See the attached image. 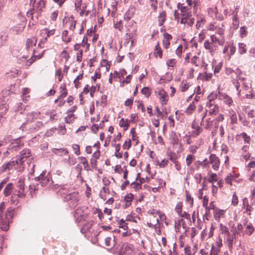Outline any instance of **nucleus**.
<instances>
[{
	"instance_id": "nucleus-59",
	"label": "nucleus",
	"mask_w": 255,
	"mask_h": 255,
	"mask_svg": "<svg viewBox=\"0 0 255 255\" xmlns=\"http://www.w3.org/2000/svg\"><path fill=\"white\" fill-rule=\"evenodd\" d=\"M133 98L131 97L129 99H127L125 102V105L126 106L129 107L131 108V106L133 104Z\"/></svg>"
},
{
	"instance_id": "nucleus-17",
	"label": "nucleus",
	"mask_w": 255,
	"mask_h": 255,
	"mask_svg": "<svg viewBox=\"0 0 255 255\" xmlns=\"http://www.w3.org/2000/svg\"><path fill=\"white\" fill-rule=\"evenodd\" d=\"M0 224L2 230L7 231L9 229V220L2 219L0 221Z\"/></svg>"
},
{
	"instance_id": "nucleus-31",
	"label": "nucleus",
	"mask_w": 255,
	"mask_h": 255,
	"mask_svg": "<svg viewBox=\"0 0 255 255\" xmlns=\"http://www.w3.org/2000/svg\"><path fill=\"white\" fill-rule=\"evenodd\" d=\"M79 159H83V161L82 162V164H83L85 170L89 171L90 170V168L89 167V164L88 163L86 158L83 156H80L78 157Z\"/></svg>"
},
{
	"instance_id": "nucleus-47",
	"label": "nucleus",
	"mask_w": 255,
	"mask_h": 255,
	"mask_svg": "<svg viewBox=\"0 0 255 255\" xmlns=\"http://www.w3.org/2000/svg\"><path fill=\"white\" fill-rule=\"evenodd\" d=\"M239 20L238 17H233V26L235 29H237L238 28L239 26Z\"/></svg>"
},
{
	"instance_id": "nucleus-23",
	"label": "nucleus",
	"mask_w": 255,
	"mask_h": 255,
	"mask_svg": "<svg viewBox=\"0 0 255 255\" xmlns=\"http://www.w3.org/2000/svg\"><path fill=\"white\" fill-rule=\"evenodd\" d=\"M68 31L67 30H65L63 31L62 35V39L65 43H68L71 41V37H69L67 38Z\"/></svg>"
},
{
	"instance_id": "nucleus-2",
	"label": "nucleus",
	"mask_w": 255,
	"mask_h": 255,
	"mask_svg": "<svg viewBox=\"0 0 255 255\" xmlns=\"http://www.w3.org/2000/svg\"><path fill=\"white\" fill-rule=\"evenodd\" d=\"M23 113L26 116V120L20 127V129L24 130V128H26V126H28V123L32 122L34 119H36L40 115L39 112H32L30 113L27 112L26 109H24Z\"/></svg>"
},
{
	"instance_id": "nucleus-3",
	"label": "nucleus",
	"mask_w": 255,
	"mask_h": 255,
	"mask_svg": "<svg viewBox=\"0 0 255 255\" xmlns=\"http://www.w3.org/2000/svg\"><path fill=\"white\" fill-rule=\"evenodd\" d=\"M113 237L114 238L113 242H114L113 250L114 254L117 255H123L125 248V243L121 242L118 244L116 241L115 236L113 235Z\"/></svg>"
},
{
	"instance_id": "nucleus-21",
	"label": "nucleus",
	"mask_w": 255,
	"mask_h": 255,
	"mask_svg": "<svg viewBox=\"0 0 255 255\" xmlns=\"http://www.w3.org/2000/svg\"><path fill=\"white\" fill-rule=\"evenodd\" d=\"M14 209L11 208L8 209L5 213V219L9 220L13 218Z\"/></svg>"
},
{
	"instance_id": "nucleus-30",
	"label": "nucleus",
	"mask_w": 255,
	"mask_h": 255,
	"mask_svg": "<svg viewBox=\"0 0 255 255\" xmlns=\"http://www.w3.org/2000/svg\"><path fill=\"white\" fill-rule=\"evenodd\" d=\"M19 198L16 194H12L10 197V203L12 204L16 205L19 202Z\"/></svg>"
},
{
	"instance_id": "nucleus-1",
	"label": "nucleus",
	"mask_w": 255,
	"mask_h": 255,
	"mask_svg": "<svg viewBox=\"0 0 255 255\" xmlns=\"http://www.w3.org/2000/svg\"><path fill=\"white\" fill-rule=\"evenodd\" d=\"M34 180L39 182L42 187L46 186L53 183L51 173L47 172L46 170H43L39 176L35 177Z\"/></svg>"
},
{
	"instance_id": "nucleus-25",
	"label": "nucleus",
	"mask_w": 255,
	"mask_h": 255,
	"mask_svg": "<svg viewBox=\"0 0 255 255\" xmlns=\"http://www.w3.org/2000/svg\"><path fill=\"white\" fill-rule=\"evenodd\" d=\"M195 109L196 106L194 104V102H192V103L189 105L185 112L188 115H191L192 113V112L195 110Z\"/></svg>"
},
{
	"instance_id": "nucleus-11",
	"label": "nucleus",
	"mask_w": 255,
	"mask_h": 255,
	"mask_svg": "<svg viewBox=\"0 0 255 255\" xmlns=\"http://www.w3.org/2000/svg\"><path fill=\"white\" fill-rule=\"evenodd\" d=\"M23 142H21L19 138H17L9 145V148L17 150L19 149L20 147L23 146Z\"/></svg>"
},
{
	"instance_id": "nucleus-29",
	"label": "nucleus",
	"mask_w": 255,
	"mask_h": 255,
	"mask_svg": "<svg viewBox=\"0 0 255 255\" xmlns=\"http://www.w3.org/2000/svg\"><path fill=\"white\" fill-rule=\"evenodd\" d=\"M192 15L191 12H188L187 13H182V18L180 20V23L181 24H185L186 23V20L187 18H189Z\"/></svg>"
},
{
	"instance_id": "nucleus-16",
	"label": "nucleus",
	"mask_w": 255,
	"mask_h": 255,
	"mask_svg": "<svg viewBox=\"0 0 255 255\" xmlns=\"http://www.w3.org/2000/svg\"><path fill=\"white\" fill-rule=\"evenodd\" d=\"M166 12L165 11H162L161 12H160L158 16V21L159 26H162L164 24V22L166 20Z\"/></svg>"
},
{
	"instance_id": "nucleus-55",
	"label": "nucleus",
	"mask_w": 255,
	"mask_h": 255,
	"mask_svg": "<svg viewBox=\"0 0 255 255\" xmlns=\"http://www.w3.org/2000/svg\"><path fill=\"white\" fill-rule=\"evenodd\" d=\"M72 148L74 150L75 153L77 155H79L80 154L81 152H80V146H79V145H78L77 144H73V146H72Z\"/></svg>"
},
{
	"instance_id": "nucleus-15",
	"label": "nucleus",
	"mask_w": 255,
	"mask_h": 255,
	"mask_svg": "<svg viewBox=\"0 0 255 255\" xmlns=\"http://www.w3.org/2000/svg\"><path fill=\"white\" fill-rule=\"evenodd\" d=\"M13 188V185L12 183H9L7 184L3 190V194L5 197L8 196L11 193Z\"/></svg>"
},
{
	"instance_id": "nucleus-12",
	"label": "nucleus",
	"mask_w": 255,
	"mask_h": 255,
	"mask_svg": "<svg viewBox=\"0 0 255 255\" xmlns=\"http://www.w3.org/2000/svg\"><path fill=\"white\" fill-rule=\"evenodd\" d=\"M158 95L161 96L160 100L162 105H166L168 101V95L163 89L158 92Z\"/></svg>"
},
{
	"instance_id": "nucleus-38",
	"label": "nucleus",
	"mask_w": 255,
	"mask_h": 255,
	"mask_svg": "<svg viewBox=\"0 0 255 255\" xmlns=\"http://www.w3.org/2000/svg\"><path fill=\"white\" fill-rule=\"evenodd\" d=\"M130 133L132 135V139L133 140H137L136 143H135V145L137 144V143H138V140H137V138H138V136H137L136 135V132L135 131V128H132L131 129H130Z\"/></svg>"
},
{
	"instance_id": "nucleus-6",
	"label": "nucleus",
	"mask_w": 255,
	"mask_h": 255,
	"mask_svg": "<svg viewBox=\"0 0 255 255\" xmlns=\"http://www.w3.org/2000/svg\"><path fill=\"white\" fill-rule=\"evenodd\" d=\"M71 201L74 203H76L79 201V194L78 192H73L68 193L64 196V201L68 202Z\"/></svg>"
},
{
	"instance_id": "nucleus-34",
	"label": "nucleus",
	"mask_w": 255,
	"mask_h": 255,
	"mask_svg": "<svg viewBox=\"0 0 255 255\" xmlns=\"http://www.w3.org/2000/svg\"><path fill=\"white\" fill-rule=\"evenodd\" d=\"M214 121V120H212L211 118L207 119L206 120V124L204 128L206 129H210Z\"/></svg>"
},
{
	"instance_id": "nucleus-42",
	"label": "nucleus",
	"mask_w": 255,
	"mask_h": 255,
	"mask_svg": "<svg viewBox=\"0 0 255 255\" xmlns=\"http://www.w3.org/2000/svg\"><path fill=\"white\" fill-rule=\"evenodd\" d=\"M133 197H134V196H133V194L131 193H129V194H128L125 196V197L124 198V200L127 202L130 203L132 201V200H133Z\"/></svg>"
},
{
	"instance_id": "nucleus-48",
	"label": "nucleus",
	"mask_w": 255,
	"mask_h": 255,
	"mask_svg": "<svg viewBox=\"0 0 255 255\" xmlns=\"http://www.w3.org/2000/svg\"><path fill=\"white\" fill-rule=\"evenodd\" d=\"M203 129L202 128L199 127L198 125H197V127L195 128V130L193 132V134H195L196 136H198L201 132H202Z\"/></svg>"
},
{
	"instance_id": "nucleus-13",
	"label": "nucleus",
	"mask_w": 255,
	"mask_h": 255,
	"mask_svg": "<svg viewBox=\"0 0 255 255\" xmlns=\"http://www.w3.org/2000/svg\"><path fill=\"white\" fill-rule=\"evenodd\" d=\"M60 95L59 96V99H62L67 96L68 92L66 88V85L65 83H63L61 85L60 88Z\"/></svg>"
},
{
	"instance_id": "nucleus-49",
	"label": "nucleus",
	"mask_w": 255,
	"mask_h": 255,
	"mask_svg": "<svg viewBox=\"0 0 255 255\" xmlns=\"http://www.w3.org/2000/svg\"><path fill=\"white\" fill-rule=\"evenodd\" d=\"M168 160L164 159H163L160 162H159V161H157V164L160 167H165L167 165L168 163Z\"/></svg>"
},
{
	"instance_id": "nucleus-51",
	"label": "nucleus",
	"mask_w": 255,
	"mask_h": 255,
	"mask_svg": "<svg viewBox=\"0 0 255 255\" xmlns=\"http://www.w3.org/2000/svg\"><path fill=\"white\" fill-rule=\"evenodd\" d=\"M61 55L63 58L65 59L66 62L68 61L70 57L69 54L67 52L66 50H63L61 53Z\"/></svg>"
},
{
	"instance_id": "nucleus-20",
	"label": "nucleus",
	"mask_w": 255,
	"mask_h": 255,
	"mask_svg": "<svg viewBox=\"0 0 255 255\" xmlns=\"http://www.w3.org/2000/svg\"><path fill=\"white\" fill-rule=\"evenodd\" d=\"M8 109V105L6 103H2L0 104V115H2L3 116L6 114Z\"/></svg>"
},
{
	"instance_id": "nucleus-54",
	"label": "nucleus",
	"mask_w": 255,
	"mask_h": 255,
	"mask_svg": "<svg viewBox=\"0 0 255 255\" xmlns=\"http://www.w3.org/2000/svg\"><path fill=\"white\" fill-rule=\"evenodd\" d=\"M217 94L212 92L208 96V99L210 102H213L215 99L217 98Z\"/></svg>"
},
{
	"instance_id": "nucleus-5",
	"label": "nucleus",
	"mask_w": 255,
	"mask_h": 255,
	"mask_svg": "<svg viewBox=\"0 0 255 255\" xmlns=\"http://www.w3.org/2000/svg\"><path fill=\"white\" fill-rule=\"evenodd\" d=\"M31 156V151L30 149L25 148L23 149L20 152V155H17L16 158H17L19 161L20 165H22L25 162V159Z\"/></svg>"
},
{
	"instance_id": "nucleus-35",
	"label": "nucleus",
	"mask_w": 255,
	"mask_h": 255,
	"mask_svg": "<svg viewBox=\"0 0 255 255\" xmlns=\"http://www.w3.org/2000/svg\"><path fill=\"white\" fill-rule=\"evenodd\" d=\"M211 175L209 178L208 179L209 182H213L214 181H217V175L216 173H213L211 171H209L208 172V174H210Z\"/></svg>"
},
{
	"instance_id": "nucleus-32",
	"label": "nucleus",
	"mask_w": 255,
	"mask_h": 255,
	"mask_svg": "<svg viewBox=\"0 0 255 255\" xmlns=\"http://www.w3.org/2000/svg\"><path fill=\"white\" fill-rule=\"evenodd\" d=\"M68 192L69 190L66 188H63L62 186L58 191L57 193L64 199V196H65L66 194H68Z\"/></svg>"
},
{
	"instance_id": "nucleus-24",
	"label": "nucleus",
	"mask_w": 255,
	"mask_h": 255,
	"mask_svg": "<svg viewBox=\"0 0 255 255\" xmlns=\"http://www.w3.org/2000/svg\"><path fill=\"white\" fill-rule=\"evenodd\" d=\"M224 212L223 210H220L219 209H217L216 211H215L214 214V218L215 220L217 221H219L220 219L221 216L223 214L222 213Z\"/></svg>"
},
{
	"instance_id": "nucleus-57",
	"label": "nucleus",
	"mask_w": 255,
	"mask_h": 255,
	"mask_svg": "<svg viewBox=\"0 0 255 255\" xmlns=\"http://www.w3.org/2000/svg\"><path fill=\"white\" fill-rule=\"evenodd\" d=\"M74 117L73 114H68V116L65 118V122L70 124L74 121Z\"/></svg>"
},
{
	"instance_id": "nucleus-41",
	"label": "nucleus",
	"mask_w": 255,
	"mask_h": 255,
	"mask_svg": "<svg viewBox=\"0 0 255 255\" xmlns=\"http://www.w3.org/2000/svg\"><path fill=\"white\" fill-rule=\"evenodd\" d=\"M101 74L100 72V68L98 69L95 72L94 76L92 77V79L94 81H96L97 79H100L101 78Z\"/></svg>"
},
{
	"instance_id": "nucleus-33",
	"label": "nucleus",
	"mask_w": 255,
	"mask_h": 255,
	"mask_svg": "<svg viewBox=\"0 0 255 255\" xmlns=\"http://www.w3.org/2000/svg\"><path fill=\"white\" fill-rule=\"evenodd\" d=\"M186 193V202H190V206L192 207L193 205L194 199L191 196V195L189 194V192L187 190L185 191Z\"/></svg>"
},
{
	"instance_id": "nucleus-26",
	"label": "nucleus",
	"mask_w": 255,
	"mask_h": 255,
	"mask_svg": "<svg viewBox=\"0 0 255 255\" xmlns=\"http://www.w3.org/2000/svg\"><path fill=\"white\" fill-rule=\"evenodd\" d=\"M239 52L240 54H243L245 53L247 51V49L246 48V45L244 43H239Z\"/></svg>"
},
{
	"instance_id": "nucleus-4",
	"label": "nucleus",
	"mask_w": 255,
	"mask_h": 255,
	"mask_svg": "<svg viewBox=\"0 0 255 255\" xmlns=\"http://www.w3.org/2000/svg\"><path fill=\"white\" fill-rule=\"evenodd\" d=\"M16 158V159L15 160H13L12 158L9 162L3 164L1 168V171L3 172L5 171L6 169L12 170L14 167L15 169H17L18 167H15V166L17 165V166H18V165L20 164V162L18 158Z\"/></svg>"
},
{
	"instance_id": "nucleus-56",
	"label": "nucleus",
	"mask_w": 255,
	"mask_h": 255,
	"mask_svg": "<svg viewBox=\"0 0 255 255\" xmlns=\"http://www.w3.org/2000/svg\"><path fill=\"white\" fill-rule=\"evenodd\" d=\"M220 252V249L215 250L214 246L213 245L210 252V255H218Z\"/></svg>"
},
{
	"instance_id": "nucleus-10",
	"label": "nucleus",
	"mask_w": 255,
	"mask_h": 255,
	"mask_svg": "<svg viewBox=\"0 0 255 255\" xmlns=\"http://www.w3.org/2000/svg\"><path fill=\"white\" fill-rule=\"evenodd\" d=\"M135 12V8L134 5H131L128 9L126 11L124 15V19L126 21H129L134 15Z\"/></svg>"
},
{
	"instance_id": "nucleus-7",
	"label": "nucleus",
	"mask_w": 255,
	"mask_h": 255,
	"mask_svg": "<svg viewBox=\"0 0 255 255\" xmlns=\"http://www.w3.org/2000/svg\"><path fill=\"white\" fill-rule=\"evenodd\" d=\"M210 163L212 164V168L217 170L220 164V161L219 158L215 154H211L209 157Z\"/></svg>"
},
{
	"instance_id": "nucleus-50",
	"label": "nucleus",
	"mask_w": 255,
	"mask_h": 255,
	"mask_svg": "<svg viewBox=\"0 0 255 255\" xmlns=\"http://www.w3.org/2000/svg\"><path fill=\"white\" fill-rule=\"evenodd\" d=\"M241 135L244 138L245 142L249 143L251 141V137L247 134L243 132L241 134Z\"/></svg>"
},
{
	"instance_id": "nucleus-43",
	"label": "nucleus",
	"mask_w": 255,
	"mask_h": 255,
	"mask_svg": "<svg viewBox=\"0 0 255 255\" xmlns=\"http://www.w3.org/2000/svg\"><path fill=\"white\" fill-rule=\"evenodd\" d=\"M83 5L82 3V0H76V2L75 3V7L76 10L78 11L81 10V6Z\"/></svg>"
},
{
	"instance_id": "nucleus-36",
	"label": "nucleus",
	"mask_w": 255,
	"mask_h": 255,
	"mask_svg": "<svg viewBox=\"0 0 255 255\" xmlns=\"http://www.w3.org/2000/svg\"><path fill=\"white\" fill-rule=\"evenodd\" d=\"M195 159V156L192 154H188L186 159V164L190 166L193 161Z\"/></svg>"
},
{
	"instance_id": "nucleus-62",
	"label": "nucleus",
	"mask_w": 255,
	"mask_h": 255,
	"mask_svg": "<svg viewBox=\"0 0 255 255\" xmlns=\"http://www.w3.org/2000/svg\"><path fill=\"white\" fill-rule=\"evenodd\" d=\"M182 44H180L176 50V54L179 57H181L182 56Z\"/></svg>"
},
{
	"instance_id": "nucleus-22",
	"label": "nucleus",
	"mask_w": 255,
	"mask_h": 255,
	"mask_svg": "<svg viewBox=\"0 0 255 255\" xmlns=\"http://www.w3.org/2000/svg\"><path fill=\"white\" fill-rule=\"evenodd\" d=\"M204 47L206 49L208 50L211 54H213V53L214 52V49L211 43L209 41V40L205 41Z\"/></svg>"
},
{
	"instance_id": "nucleus-19",
	"label": "nucleus",
	"mask_w": 255,
	"mask_h": 255,
	"mask_svg": "<svg viewBox=\"0 0 255 255\" xmlns=\"http://www.w3.org/2000/svg\"><path fill=\"white\" fill-rule=\"evenodd\" d=\"M166 155L167 157H168L169 159L172 161L173 162L176 161L177 156L175 152L171 151H167L166 152Z\"/></svg>"
},
{
	"instance_id": "nucleus-39",
	"label": "nucleus",
	"mask_w": 255,
	"mask_h": 255,
	"mask_svg": "<svg viewBox=\"0 0 255 255\" xmlns=\"http://www.w3.org/2000/svg\"><path fill=\"white\" fill-rule=\"evenodd\" d=\"M29 190L31 195L32 196L33 193H34L35 191L38 190V184H36V185H30L29 186Z\"/></svg>"
},
{
	"instance_id": "nucleus-64",
	"label": "nucleus",
	"mask_w": 255,
	"mask_h": 255,
	"mask_svg": "<svg viewBox=\"0 0 255 255\" xmlns=\"http://www.w3.org/2000/svg\"><path fill=\"white\" fill-rule=\"evenodd\" d=\"M234 176L231 174H230V175H228L225 179L226 183L232 185V178Z\"/></svg>"
},
{
	"instance_id": "nucleus-37",
	"label": "nucleus",
	"mask_w": 255,
	"mask_h": 255,
	"mask_svg": "<svg viewBox=\"0 0 255 255\" xmlns=\"http://www.w3.org/2000/svg\"><path fill=\"white\" fill-rule=\"evenodd\" d=\"M36 41L37 40H35V42L33 43V40L32 39L29 38L27 39L26 43V47L27 50H29V48L32 46V45L35 46Z\"/></svg>"
},
{
	"instance_id": "nucleus-28",
	"label": "nucleus",
	"mask_w": 255,
	"mask_h": 255,
	"mask_svg": "<svg viewBox=\"0 0 255 255\" xmlns=\"http://www.w3.org/2000/svg\"><path fill=\"white\" fill-rule=\"evenodd\" d=\"M130 185L135 191H138L142 188V184H140V182H137L134 181L130 184Z\"/></svg>"
},
{
	"instance_id": "nucleus-53",
	"label": "nucleus",
	"mask_w": 255,
	"mask_h": 255,
	"mask_svg": "<svg viewBox=\"0 0 255 255\" xmlns=\"http://www.w3.org/2000/svg\"><path fill=\"white\" fill-rule=\"evenodd\" d=\"M131 146V142L130 139H128V141H125L123 145V148L124 149H128Z\"/></svg>"
},
{
	"instance_id": "nucleus-63",
	"label": "nucleus",
	"mask_w": 255,
	"mask_h": 255,
	"mask_svg": "<svg viewBox=\"0 0 255 255\" xmlns=\"http://www.w3.org/2000/svg\"><path fill=\"white\" fill-rule=\"evenodd\" d=\"M198 61H199V57L197 56H194L191 59V63H193L195 66H199Z\"/></svg>"
},
{
	"instance_id": "nucleus-44",
	"label": "nucleus",
	"mask_w": 255,
	"mask_h": 255,
	"mask_svg": "<svg viewBox=\"0 0 255 255\" xmlns=\"http://www.w3.org/2000/svg\"><path fill=\"white\" fill-rule=\"evenodd\" d=\"M237 233V232L236 231V229H235V230L234 231V234L233 236H232V239L229 240V242L228 244V248L230 250H231L233 248V239L235 238L236 237V234Z\"/></svg>"
},
{
	"instance_id": "nucleus-58",
	"label": "nucleus",
	"mask_w": 255,
	"mask_h": 255,
	"mask_svg": "<svg viewBox=\"0 0 255 255\" xmlns=\"http://www.w3.org/2000/svg\"><path fill=\"white\" fill-rule=\"evenodd\" d=\"M232 204L234 206H236L238 204V196L236 193H234L233 195Z\"/></svg>"
},
{
	"instance_id": "nucleus-46",
	"label": "nucleus",
	"mask_w": 255,
	"mask_h": 255,
	"mask_svg": "<svg viewBox=\"0 0 255 255\" xmlns=\"http://www.w3.org/2000/svg\"><path fill=\"white\" fill-rule=\"evenodd\" d=\"M182 203L178 202L175 207V210L178 214L179 215L182 213Z\"/></svg>"
},
{
	"instance_id": "nucleus-18",
	"label": "nucleus",
	"mask_w": 255,
	"mask_h": 255,
	"mask_svg": "<svg viewBox=\"0 0 255 255\" xmlns=\"http://www.w3.org/2000/svg\"><path fill=\"white\" fill-rule=\"evenodd\" d=\"M119 125L121 127L124 128V130H126L129 126V123L128 119L125 121L124 118H122L120 121Z\"/></svg>"
},
{
	"instance_id": "nucleus-60",
	"label": "nucleus",
	"mask_w": 255,
	"mask_h": 255,
	"mask_svg": "<svg viewBox=\"0 0 255 255\" xmlns=\"http://www.w3.org/2000/svg\"><path fill=\"white\" fill-rule=\"evenodd\" d=\"M82 55H83V50L80 49L79 51L77 53L76 56V60L78 62H80L82 60Z\"/></svg>"
},
{
	"instance_id": "nucleus-52",
	"label": "nucleus",
	"mask_w": 255,
	"mask_h": 255,
	"mask_svg": "<svg viewBox=\"0 0 255 255\" xmlns=\"http://www.w3.org/2000/svg\"><path fill=\"white\" fill-rule=\"evenodd\" d=\"M240 36L243 38L247 36V31L246 30V26H242L240 28Z\"/></svg>"
},
{
	"instance_id": "nucleus-45",
	"label": "nucleus",
	"mask_w": 255,
	"mask_h": 255,
	"mask_svg": "<svg viewBox=\"0 0 255 255\" xmlns=\"http://www.w3.org/2000/svg\"><path fill=\"white\" fill-rule=\"evenodd\" d=\"M246 230L247 234H248L249 235H251L254 231V228L252 225V224H250L247 226Z\"/></svg>"
},
{
	"instance_id": "nucleus-40",
	"label": "nucleus",
	"mask_w": 255,
	"mask_h": 255,
	"mask_svg": "<svg viewBox=\"0 0 255 255\" xmlns=\"http://www.w3.org/2000/svg\"><path fill=\"white\" fill-rule=\"evenodd\" d=\"M219 112V106L217 105H215L213 109H211L209 111V115H217Z\"/></svg>"
},
{
	"instance_id": "nucleus-8",
	"label": "nucleus",
	"mask_w": 255,
	"mask_h": 255,
	"mask_svg": "<svg viewBox=\"0 0 255 255\" xmlns=\"http://www.w3.org/2000/svg\"><path fill=\"white\" fill-rule=\"evenodd\" d=\"M43 124L41 121H37L35 124H33L31 126H27L26 128H24V130H28L29 132H33L36 131L40 129L41 128L43 127Z\"/></svg>"
},
{
	"instance_id": "nucleus-14",
	"label": "nucleus",
	"mask_w": 255,
	"mask_h": 255,
	"mask_svg": "<svg viewBox=\"0 0 255 255\" xmlns=\"http://www.w3.org/2000/svg\"><path fill=\"white\" fill-rule=\"evenodd\" d=\"M163 55V52L159 46V42H157L156 45L155 46V50L154 52V56L155 57L157 58V56H159V58H162Z\"/></svg>"
},
{
	"instance_id": "nucleus-9",
	"label": "nucleus",
	"mask_w": 255,
	"mask_h": 255,
	"mask_svg": "<svg viewBox=\"0 0 255 255\" xmlns=\"http://www.w3.org/2000/svg\"><path fill=\"white\" fill-rule=\"evenodd\" d=\"M123 255H135L134 246L128 242L125 243V248Z\"/></svg>"
},
{
	"instance_id": "nucleus-61",
	"label": "nucleus",
	"mask_w": 255,
	"mask_h": 255,
	"mask_svg": "<svg viewBox=\"0 0 255 255\" xmlns=\"http://www.w3.org/2000/svg\"><path fill=\"white\" fill-rule=\"evenodd\" d=\"M17 187L19 188V190H24V181L22 180V179H19L17 183Z\"/></svg>"
},
{
	"instance_id": "nucleus-27",
	"label": "nucleus",
	"mask_w": 255,
	"mask_h": 255,
	"mask_svg": "<svg viewBox=\"0 0 255 255\" xmlns=\"http://www.w3.org/2000/svg\"><path fill=\"white\" fill-rule=\"evenodd\" d=\"M142 94L144 95L147 98H148L151 95V90L148 87H143L141 91Z\"/></svg>"
}]
</instances>
